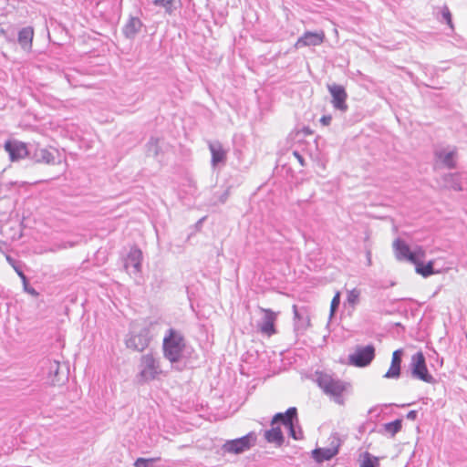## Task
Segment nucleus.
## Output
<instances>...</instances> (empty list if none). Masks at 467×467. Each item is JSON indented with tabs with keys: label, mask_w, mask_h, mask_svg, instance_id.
Wrapping results in <instances>:
<instances>
[{
	"label": "nucleus",
	"mask_w": 467,
	"mask_h": 467,
	"mask_svg": "<svg viewBox=\"0 0 467 467\" xmlns=\"http://www.w3.org/2000/svg\"><path fill=\"white\" fill-rule=\"evenodd\" d=\"M293 312L295 318L297 319L298 321H302L301 324H298L296 326L297 329L306 330L311 326L309 316L306 315L305 318L301 317L296 305L293 306Z\"/></svg>",
	"instance_id": "obj_24"
},
{
	"label": "nucleus",
	"mask_w": 467,
	"mask_h": 467,
	"mask_svg": "<svg viewBox=\"0 0 467 467\" xmlns=\"http://www.w3.org/2000/svg\"><path fill=\"white\" fill-rule=\"evenodd\" d=\"M296 415V408H290L286 410L285 414L277 413L274 416L272 420V424H275L276 421L281 420L284 425L290 428L291 431H293V418Z\"/></svg>",
	"instance_id": "obj_18"
},
{
	"label": "nucleus",
	"mask_w": 467,
	"mask_h": 467,
	"mask_svg": "<svg viewBox=\"0 0 467 467\" xmlns=\"http://www.w3.org/2000/svg\"><path fill=\"white\" fill-rule=\"evenodd\" d=\"M141 367L140 373V382L152 380L159 374V366L151 355H145L142 357Z\"/></svg>",
	"instance_id": "obj_7"
},
{
	"label": "nucleus",
	"mask_w": 467,
	"mask_h": 467,
	"mask_svg": "<svg viewBox=\"0 0 467 467\" xmlns=\"http://www.w3.org/2000/svg\"><path fill=\"white\" fill-rule=\"evenodd\" d=\"M456 151L452 150L447 153H439L438 158L448 168L452 169L456 166Z\"/></svg>",
	"instance_id": "obj_22"
},
{
	"label": "nucleus",
	"mask_w": 467,
	"mask_h": 467,
	"mask_svg": "<svg viewBox=\"0 0 467 467\" xmlns=\"http://www.w3.org/2000/svg\"><path fill=\"white\" fill-rule=\"evenodd\" d=\"M402 421L401 420H396L394 421L386 423L384 425L385 431L389 433L391 436H394L397 432L401 430Z\"/></svg>",
	"instance_id": "obj_25"
},
{
	"label": "nucleus",
	"mask_w": 467,
	"mask_h": 467,
	"mask_svg": "<svg viewBox=\"0 0 467 467\" xmlns=\"http://www.w3.org/2000/svg\"><path fill=\"white\" fill-rule=\"evenodd\" d=\"M407 418L410 419V420H415L417 418V411L415 410H410L408 414H407Z\"/></svg>",
	"instance_id": "obj_35"
},
{
	"label": "nucleus",
	"mask_w": 467,
	"mask_h": 467,
	"mask_svg": "<svg viewBox=\"0 0 467 467\" xmlns=\"http://www.w3.org/2000/svg\"><path fill=\"white\" fill-rule=\"evenodd\" d=\"M360 290L353 288L348 292L347 300L351 306H355L359 302Z\"/></svg>",
	"instance_id": "obj_26"
},
{
	"label": "nucleus",
	"mask_w": 467,
	"mask_h": 467,
	"mask_svg": "<svg viewBox=\"0 0 467 467\" xmlns=\"http://www.w3.org/2000/svg\"><path fill=\"white\" fill-rule=\"evenodd\" d=\"M36 162L56 165L60 162V154L55 148H38L34 153Z\"/></svg>",
	"instance_id": "obj_9"
},
{
	"label": "nucleus",
	"mask_w": 467,
	"mask_h": 467,
	"mask_svg": "<svg viewBox=\"0 0 467 467\" xmlns=\"http://www.w3.org/2000/svg\"><path fill=\"white\" fill-rule=\"evenodd\" d=\"M7 261L12 265V266L14 267L15 271L16 272V274L18 275V276L21 278V280L23 281V284L25 285H27V279H26V276L24 275V273L19 269L17 268L16 266L14 265V262H13V259L10 258L9 256L6 257Z\"/></svg>",
	"instance_id": "obj_31"
},
{
	"label": "nucleus",
	"mask_w": 467,
	"mask_h": 467,
	"mask_svg": "<svg viewBox=\"0 0 467 467\" xmlns=\"http://www.w3.org/2000/svg\"><path fill=\"white\" fill-rule=\"evenodd\" d=\"M265 437L268 442L275 443L280 446L284 442V436L282 431L278 427H274L269 431H266Z\"/></svg>",
	"instance_id": "obj_19"
},
{
	"label": "nucleus",
	"mask_w": 467,
	"mask_h": 467,
	"mask_svg": "<svg viewBox=\"0 0 467 467\" xmlns=\"http://www.w3.org/2000/svg\"><path fill=\"white\" fill-rule=\"evenodd\" d=\"M294 156L298 160L301 165H304V159L297 151L294 152Z\"/></svg>",
	"instance_id": "obj_36"
},
{
	"label": "nucleus",
	"mask_w": 467,
	"mask_h": 467,
	"mask_svg": "<svg viewBox=\"0 0 467 467\" xmlns=\"http://www.w3.org/2000/svg\"><path fill=\"white\" fill-rule=\"evenodd\" d=\"M142 23L138 17H130L123 27V33L127 37H134L140 30Z\"/></svg>",
	"instance_id": "obj_17"
},
{
	"label": "nucleus",
	"mask_w": 467,
	"mask_h": 467,
	"mask_svg": "<svg viewBox=\"0 0 467 467\" xmlns=\"http://www.w3.org/2000/svg\"><path fill=\"white\" fill-rule=\"evenodd\" d=\"M400 374V366L396 365L391 362L390 367L389 368L388 371L384 375L385 378L388 379H396Z\"/></svg>",
	"instance_id": "obj_28"
},
{
	"label": "nucleus",
	"mask_w": 467,
	"mask_h": 467,
	"mask_svg": "<svg viewBox=\"0 0 467 467\" xmlns=\"http://www.w3.org/2000/svg\"><path fill=\"white\" fill-rule=\"evenodd\" d=\"M153 5L165 9L166 12L171 13L175 0H152Z\"/></svg>",
	"instance_id": "obj_27"
},
{
	"label": "nucleus",
	"mask_w": 467,
	"mask_h": 467,
	"mask_svg": "<svg viewBox=\"0 0 467 467\" xmlns=\"http://www.w3.org/2000/svg\"><path fill=\"white\" fill-rule=\"evenodd\" d=\"M442 16H443V18L446 20L447 24L449 25V26L451 28H453V24L451 21V14L450 13V11L449 10L443 11Z\"/></svg>",
	"instance_id": "obj_33"
},
{
	"label": "nucleus",
	"mask_w": 467,
	"mask_h": 467,
	"mask_svg": "<svg viewBox=\"0 0 467 467\" xmlns=\"http://www.w3.org/2000/svg\"><path fill=\"white\" fill-rule=\"evenodd\" d=\"M34 38V29L31 26L22 28L18 33V43L22 48L30 50Z\"/></svg>",
	"instance_id": "obj_15"
},
{
	"label": "nucleus",
	"mask_w": 467,
	"mask_h": 467,
	"mask_svg": "<svg viewBox=\"0 0 467 467\" xmlns=\"http://www.w3.org/2000/svg\"><path fill=\"white\" fill-rule=\"evenodd\" d=\"M412 361V375L419 379L427 382L431 383L433 382L432 376L429 373L426 363H425V358L422 352H418L415 355L412 356L411 358Z\"/></svg>",
	"instance_id": "obj_6"
},
{
	"label": "nucleus",
	"mask_w": 467,
	"mask_h": 467,
	"mask_svg": "<svg viewBox=\"0 0 467 467\" xmlns=\"http://www.w3.org/2000/svg\"><path fill=\"white\" fill-rule=\"evenodd\" d=\"M185 348L183 337L174 329H170L168 336L163 339V352L165 358L171 362H177L181 359Z\"/></svg>",
	"instance_id": "obj_2"
},
{
	"label": "nucleus",
	"mask_w": 467,
	"mask_h": 467,
	"mask_svg": "<svg viewBox=\"0 0 467 467\" xmlns=\"http://www.w3.org/2000/svg\"><path fill=\"white\" fill-rule=\"evenodd\" d=\"M392 248L397 260L408 261L411 264L417 263L418 259L425 258V251L421 246H417L413 251H410V246L405 241L397 238L392 243Z\"/></svg>",
	"instance_id": "obj_3"
},
{
	"label": "nucleus",
	"mask_w": 467,
	"mask_h": 467,
	"mask_svg": "<svg viewBox=\"0 0 467 467\" xmlns=\"http://www.w3.org/2000/svg\"><path fill=\"white\" fill-rule=\"evenodd\" d=\"M401 356H402V350L401 349L395 350L392 353L391 362L396 364V365L400 366V364H401Z\"/></svg>",
	"instance_id": "obj_32"
},
{
	"label": "nucleus",
	"mask_w": 467,
	"mask_h": 467,
	"mask_svg": "<svg viewBox=\"0 0 467 467\" xmlns=\"http://www.w3.org/2000/svg\"><path fill=\"white\" fill-rule=\"evenodd\" d=\"M325 33L320 32H306L295 44L296 48L309 46H318L324 42Z\"/></svg>",
	"instance_id": "obj_11"
},
{
	"label": "nucleus",
	"mask_w": 467,
	"mask_h": 467,
	"mask_svg": "<svg viewBox=\"0 0 467 467\" xmlns=\"http://www.w3.org/2000/svg\"><path fill=\"white\" fill-rule=\"evenodd\" d=\"M264 314L263 321L258 325L259 331L267 337L276 334L275 321L277 313L269 308H261Z\"/></svg>",
	"instance_id": "obj_10"
},
{
	"label": "nucleus",
	"mask_w": 467,
	"mask_h": 467,
	"mask_svg": "<svg viewBox=\"0 0 467 467\" xmlns=\"http://www.w3.org/2000/svg\"><path fill=\"white\" fill-rule=\"evenodd\" d=\"M328 89L333 98V106L337 109L345 111L348 109V105L346 103L348 95L344 88L337 85H332L328 87Z\"/></svg>",
	"instance_id": "obj_12"
},
{
	"label": "nucleus",
	"mask_w": 467,
	"mask_h": 467,
	"mask_svg": "<svg viewBox=\"0 0 467 467\" xmlns=\"http://www.w3.org/2000/svg\"><path fill=\"white\" fill-rule=\"evenodd\" d=\"M360 467H379V458L366 451L362 455Z\"/></svg>",
	"instance_id": "obj_23"
},
{
	"label": "nucleus",
	"mask_w": 467,
	"mask_h": 467,
	"mask_svg": "<svg viewBox=\"0 0 467 467\" xmlns=\"http://www.w3.org/2000/svg\"><path fill=\"white\" fill-rule=\"evenodd\" d=\"M210 150L212 152V162L216 165L225 160V151L220 144H211Z\"/></svg>",
	"instance_id": "obj_21"
},
{
	"label": "nucleus",
	"mask_w": 467,
	"mask_h": 467,
	"mask_svg": "<svg viewBox=\"0 0 467 467\" xmlns=\"http://www.w3.org/2000/svg\"><path fill=\"white\" fill-rule=\"evenodd\" d=\"M375 357V348L372 345L358 347L353 354L348 357L349 364L355 367H366Z\"/></svg>",
	"instance_id": "obj_5"
},
{
	"label": "nucleus",
	"mask_w": 467,
	"mask_h": 467,
	"mask_svg": "<svg viewBox=\"0 0 467 467\" xmlns=\"http://www.w3.org/2000/svg\"><path fill=\"white\" fill-rule=\"evenodd\" d=\"M150 342L147 333H139L132 335L128 340V346L138 351L144 350Z\"/></svg>",
	"instance_id": "obj_13"
},
{
	"label": "nucleus",
	"mask_w": 467,
	"mask_h": 467,
	"mask_svg": "<svg viewBox=\"0 0 467 467\" xmlns=\"http://www.w3.org/2000/svg\"><path fill=\"white\" fill-rule=\"evenodd\" d=\"M11 161H17L27 157L28 150L25 142L17 140H8L4 145Z\"/></svg>",
	"instance_id": "obj_8"
},
{
	"label": "nucleus",
	"mask_w": 467,
	"mask_h": 467,
	"mask_svg": "<svg viewBox=\"0 0 467 467\" xmlns=\"http://www.w3.org/2000/svg\"><path fill=\"white\" fill-rule=\"evenodd\" d=\"M340 303V292H337L331 300L330 315L333 316Z\"/></svg>",
	"instance_id": "obj_29"
},
{
	"label": "nucleus",
	"mask_w": 467,
	"mask_h": 467,
	"mask_svg": "<svg viewBox=\"0 0 467 467\" xmlns=\"http://www.w3.org/2000/svg\"><path fill=\"white\" fill-rule=\"evenodd\" d=\"M142 252L140 249H131L126 262V267H132L134 273L141 271Z\"/></svg>",
	"instance_id": "obj_14"
},
{
	"label": "nucleus",
	"mask_w": 467,
	"mask_h": 467,
	"mask_svg": "<svg viewBox=\"0 0 467 467\" xmlns=\"http://www.w3.org/2000/svg\"><path fill=\"white\" fill-rule=\"evenodd\" d=\"M256 441L254 433H248L241 438L227 441L222 447L227 453L239 454L249 450Z\"/></svg>",
	"instance_id": "obj_4"
},
{
	"label": "nucleus",
	"mask_w": 467,
	"mask_h": 467,
	"mask_svg": "<svg viewBox=\"0 0 467 467\" xmlns=\"http://www.w3.org/2000/svg\"><path fill=\"white\" fill-rule=\"evenodd\" d=\"M338 452L337 446L332 448H318L313 451L312 454L314 459L318 462L328 461L332 459Z\"/></svg>",
	"instance_id": "obj_16"
},
{
	"label": "nucleus",
	"mask_w": 467,
	"mask_h": 467,
	"mask_svg": "<svg viewBox=\"0 0 467 467\" xmlns=\"http://www.w3.org/2000/svg\"><path fill=\"white\" fill-rule=\"evenodd\" d=\"M316 376L317 383L323 391L332 397L337 403L342 405L344 403L342 395L346 391L345 383L323 371L317 372Z\"/></svg>",
	"instance_id": "obj_1"
},
{
	"label": "nucleus",
	"mask_w": 467,
	"mask_h": 467,
	"mask_svg": "<svg viewBox=\"0 0 467 467\" xmlns=\"http://www.w3.org/2000/svg\"><path fill=\"white\" fill-rule=\"evenodd\" d=\"M157 459L150 458V459H145V458H138L135 462V467H148L150 462H155Z\"/></svg>",
	"instance_id": "obj_30"
},
{
	"label": "nucleus",
	"mask_w": 467,
	"mask_h": 467,
	"mask_svg": "<svg viewBox=\"0 0 467 467\" xmlns=\"http://www.w3.org/2000/svg\"><path fill=\"white\" fill-rule=\"evenodd\" d=\"M331 119H332L331 116H323V117L320 119V121H321V123H322L323 125L327 126V125H329V124H330Z\"/></svg>",
	"instance_id": "obj_34"
},
{
	"label": "nucleus",
	"mask_w": 467,
	"mask_h": 467,
	"mask_svg": "<svg viewBox=\"0 0 467 467\" xmlns=\"http://www.w3.org/2000/svg\"><path fill=\"white\" fill-rule=\"evenodd\" d=\"M422 260L423 259H418L417 263H413L416 272L424 277L433 275V262L430 261L428 264L423 265Z\"/></svg>",
	"instance_id": "obj_20"
}]
</instances>
